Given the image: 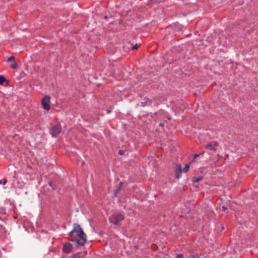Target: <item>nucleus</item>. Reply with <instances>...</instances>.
<instances>
[{"mask_svg":"<svg viewBox=\"0 0 258 258\" xmlns=\"http://www.w3.org/2000/svg\"><path fill=\"white\" fill-rule=\"evenodd\" d=\"M68 240L75 242L77 247L84 246L87 241V236L79 224H74L73 229L69 233Z\"/></svg>","mask_w":258,"mask_h":258,"instance_id":"1","label":"nucleus"},{"mask_svg":"<svg viewBox=\"0 0 258 258\" xmlns=\"http://www.w3.org/2000/svg\"><path fill=\"white\" fill-rule=\"evenodd\" d=\"M124 218V215L120 213H114L112 214L109 218V221L112 224L119 226L120 222Z\"/></svg>","mask_w":258,"mask_h":258,"instance_id":"2","label":"nucleus"},{"mask_svg":"<svg viewBox=\"0 0 258 258\" xmlns=\"http://www.w3.org/2000/svg\"><path fill=\"white\" fill-rule=\"evenodd\" d=\"M61 132V126L60 124L53 125L50 130V134L53 137H56Z\"/></svg>","mask_w":258,"mask_h":258,"instance_id":"3","label":"nucleus"},{"mask_svg":"<svg viewBox=\"0 0 258 258\" xmlns=\"http://www.w3.org/2000/svg\"><path fill=\"white\" fill-rule=\"evenodd\" d=\"M50 97L49 96H44L41 101V104L45 110L48 111L50 109Z\"/></svg>","mask_w":258,"mask_h":258,"instance_id":"4","label":"nucleus"},{"mask_svg":"<svg viewBox=\"0 0 258 258\" xmlns=\"http://www.w3.org/2000/svg\"><path fill=\"white\" fill-rule=\"evenodd\" d=\"M10 233L6 230L5 228L0 225V237L4 239H8Z\"/></svg>","mask_w":258,"mask_h":258,"instance_id":"5","label":"nucleus"},{"mask_svg":"<svg viewBox=\"0 0 258 258\" xmlns=\"http://www.w3.org/2000/svg\"><path fill=\"white\" fill-rule=\"evenodd\" d=\"M73 245L70 242H66L63 245L62 252L64 253L69 254L72 251Z\"/></svg>","mask_w":258,"mask_h":258,"instance_id":"6","label":"nucleus"},{"mask_svg":"<svg viewBox=\"0 0 258 258\" xmlns=\"http://www.w3.org/2000/svg\"><path fill=\"white\" fill-rule=\"evenodd\" d=\"M217 146V144L216 142H215L213 144L212 143H209L207 144L206 146V148L211 150H215V147Z\"/></svg>","mask_w":258,"mask_h":258,"instance_id":"7","label":"nucleus"},{"mask_svg":"<svg viewBox=\"0 0 258 258\" xmlns=\"http://www.w3.org/2000/svg\"><path fill=\"white\" fill-rule=\"evenodd\" d=\"M181 173H182V170H181V165H179L178 170L176 173L175 177L177 179L181 177Z\"/></svg>","mask_w":258,"mask_h":258,"instance_id":"8","label":"nucleus"},{"mask_svg":"<svg viewBox=\"0 0 258 258\" xmlns=\"http://www.w3.org/2000/svg\"><path fill=\"white\" fill-rule=\"evenodd\" d=\"M72 258H83L82 253L81 252H78L74 254Z\"/></svg>","mask_w":258,"mask_h":258,"instance_id":"9","label":"nucleus"},{"mask_svg":"<svg viewBox=\"0 0 258 258\" xmlns=\"http://www.w3.org/2000/svg\"><path fill=\"white\" fill-rule=\"evenodd\" d=\"M202 179H203V178L202 177H194L192 178V182L194 183H197V182H198L202 180Z\"/></svg>","mask_w":258,"mask_h":258,"instance_id":"10","label":"nucleus"},{"mask_svg":"<svg viewBox=\"0 0 258 258\" xmlns=\"http://www.w3.org/2000/svg\"><path fill=\"white\" fill-rule=\"evenodd\" d=\"M6 81V78L4 76L0 75V85H2Z\"/></svg>","mask_w":258,"mask_h":258,"instance_id":"11","label":"nucleus"},{"mask_svg":"<svg viewBox=\"0 0 258 258\" xmlns=\"http://www.w3.org/2000/svg\"><path fill=\"white\" fill-rule=\"evenodd\" d=\"M144 100H145L147 105H151L152 103L151 100L148 98H145Z\"/></svg>","mask_w":258,"mask_h":258,"instance_id":"12","label":"nucleus"},{"mask_svg":"<svg viewBox=\"0 0 258 258\" xmlns=\"http://www.w3.org/2000/svg\"><path fill=\"white\" fill-rule=\"evenodd\" d=\"M18 67V64L15 62L14 63L10 65V67L13 69H17Z\"/></svg>","mask_w":258,"mask_h":258,"instance_id":"13","label":"nucleus"},{"mask_svg":"<svg viewBox=\"0 0 258 258\" xmlns=\"http://www.w3.org/2000/svg\"><path fill=\"white\" fill-rule=\"evenodd\" d=\"M189 168V165L188 164H186L185 167L183 169V171L184 172H186Z\"/></svg>","mask_w":258,"mask_h":258,"instance_id":"14","label":"nucleus"},{"mask_svg":"<svg viewBox=\"0 0 258 258\" xmlns=\"http://www.w3.org/2000/svg\"><path fill=\"white\" fill-rule=\"evenodd\" d=\"M7 182V179L6 178H4L2 180H0V184L5 185Z\"/></svg>","mask_w":258,"mask_h":258,"instance_id":"15","label":"nucleus"},{"mask_svg":"<svg viewBox=\"0 0 258 258\" xmlns=\"http://www.w3.org/2000/svg\"><path fill=\"white\" fill-rule=\"evenodd\" d=\"M15 56H11L10 57H9L8 58V60L7 61H14L15 60Z\"/></svg>","mask_w":258,"mask_h":258,"instance_id":"16","label":"nucleus"},{"mask_svg":"<svg viewBox=\"0 0 258 258\" xmlns=\"http://www.w3.org/2000/svg\"><path fill=\"white\" fill-rule=\"evenodd\" d=\"M140 46V44H136L134 45L132 47V49H137L139 46Z\"/></svg>","mask_w":258,"mask_h":258,"instance_id":"17","label":"nucleus"},{"mask_svg":"<svg viewBox=\"0 0 258 258\" xmlns=\"http://www.w3.org/2000/svg\"><path fill=\"white\" fill-rule=\"evenodd\" d=\"M5 211H6V210L3 208H0V213H5Z\"/></svg>","mask_w":258,"mask_h":258,"instance_id":"18","label":"nucleus"},{"mask_svg":"<svg viewBox=\"0 0 258 258\" xmlns=\"http://www.w3.org/2000/svg\"><path fill=\"white\" fill-rule=\"evenodd\" d=\"M176 258H183V256L182 254H179L177 255Z\"/></svg>","mask_w":258,"mask_h":258,"instance_id":"19","label":"nucleus"},{"mask_svg":"<svg viewBox=\"0 0 258 258\" xmlns=\"http://www.w3.org/2000/svg\"><path fill=\"white\" fill-rule=\"evenodd\" d=\"M222 208V210L224 211H226L227 210V208L225 206H223Z\"/></svg>","mask_w":258,"mask_h":258,"instance_id":"20","label":"nucleus"},{"mask_svg":"<svg viewBox=\"0 0 258 258\" xmlns=\"http://www.w3.org/2000/svg\"><path fill=\"white\" fill-rule=\"evenodd\" d=\"M49 185L50 186H51V187L53 188V189H54V190H55V189H56V187H54L52 186V183H51V182H49Z\"/></svg>","mask_w":258,"mask_h":258,"instance_id":"21","label":"nucleus"},{"mask_svg":"<svg viewBox=\"0 0 258 258\" xmlns=\"http://www.w3.org/2000/svg\"><path fill=\"white\" fill-rule=\"evenodd\" d=\"M119 154L120 155H123V151L122 150H119L118 152Z\"/></svg>","mask_w":258,"mask_h":258,"instance_id":"22","label":"nucleus"},{"mask_svg":"<svg viewBox=\"0 0 258 258\" xmlns=\"http://www.w3.org/2000/svg\"><path fill=\"white\" fill-rule=\"evenodd\" d=\"M159 125L161 126H164V123H160L159 124Z\"/></svg>","mask_w":258,"mask_h":258,"instance_id":"23","label":"nucleus"},{"mask_svg":"<svg viewBox=\"0 0 258 258\" xmlns=\"http://www.w3.org/2000/svg\"><path fill=\"white\" fill-rule=\"evenodd\" d=\"M199 155H198V154H196L195 156H194V159L197 158Z\"/></svg>","mask_w":258,"mask_h":258,"instance_id":"24","label":"nucleus"},{"mask_svg":"<svg viewBox=\"0 0 258 258\" xmlns=\"http://www.w3.org/2000/svg\"><path fill=\"white\" fill-rule=\"evenodd\" d=\"M193 257L194 258H198V256H197V255H195V256L194 255V256H193Z\"/></svg>","mask_w":258,"mask_h":258,"instance_id":"25","label":"nucleus"},{"mask_svg":"<svg viewBox=\"0 0 258 258\" xmlns=\"http://www.w3.org/2000/svg\"><path fill=\"white\" fill-rule=\"evenodd\" d=\"M82 164H85V162H83Z\"/></svg>","mask_w":258,"mask_h":258,"instance_id":"26","label":"nucleus"}]
</instances>
